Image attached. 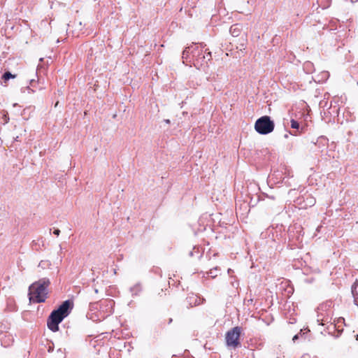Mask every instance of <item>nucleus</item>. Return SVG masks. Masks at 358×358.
Instances as JSON below:
<instances>
[{"instance_id":"1","label":"nucleus","mask_w":358,"mask_h":358,"mask_svg":"<svg viewBox=\"0 0 358 358\" xmlns=\"http://www.w3.org/2000/svg\"><path fill=\"white\" fill-rule=\"evenodd\" d=\"M73 308V303L71 300H66L55 310H52L47 320L48 329L56 332L59 330V324L66 317Z\"/></svg>"},{"instance_id":"2","label":"nucleus","mask_w":358,"mask_h":358,"mask_svg":"<svg viewBox=\"0 0 358 358\" xmlns=\"http://www.w3.org/2000/svg\"><path fill=\"white\" fill-rule=\"evenodd\" d=\"M50 281L48 278H43L33 282L29 287V300L34 303H43L48 295V287Z\"/></svg>"},{"instance_id":"3","label":"nucleus","mask_w":358,"mask_h":358,"mask_svg":"<svg viewBox=\"0 0 358 358\" xmlns=\"http://www.w3.org/2000/svg\"><path fill=\"white\" fill-rule=\"evenodd\" d=\"M205 47L206 45L201 43L200 45H196L192 50L193 64L198 69H204L208 66V62L212 59L211 52H206L208 49L203 50Z\"/></svg>"},{"instance_id":"4","label":"nucleus","mask_w":358,"mask_h":358,"mask_svg":"<svg viewBox=\"0 0 358 358\" xmlns=\"http://www.w3.org/2000/svg\"><path fill=\"white\" fill-rule=\"evenodd\" d=\"M275 127V124L271 117L267 115L258 118L255 124V129L257 133L266 135L271 133Z\"/></svg>"},{"instance_id":"5","label":"nucleus","mask_w":358,"mask_h":358,"mask_svg":"<svg viewBox=\"0 0 358 358\" xmlns=\"http://www.w3.org/2000/svg\"><path fill=\"white\" fill-rule=\"evenodd\" d=\"M242 327H235L229 330L225 334L226 345L228 348L236 349L241 347V344L239 341Z\"/></svg>"},{"instance_id":"6","label":"nucleus","mask_w":358,"mask_h":358,"mask_svg":"<svg viewBox=\"0 0 358 358\" xmlns=\"http://www.w3.org/2000/svg\"><path fill=\"white\" fill-rule=\"evenodd\" d=\"M196 45V44L193 43L190 46L186 47L183 50L182 58L184 64L188 62H191V60H189V59H190L189 55L192 54V50L194 49Z\"/></svg>"},{"instance_id":"7","label":"nucleus","mask_w":358,"mask_h":358,"mask_svg":"<svg viewBox=\"0 0 358 358\" xmlns=\"http://www.w3.org/2000/svg\"><path fill=\"white\" fill-rule=\"evenodd\" d=\"M229 32L234 37L238 36L241 32V26L238 24L231 25Z\"/></svg>"},{"instance_id":"8","label":"nucleus","mask_w":358,"mask_h":358,"mask_svg":"<svg viewBox=\"0 0 358 358\" xmlns=\"http://www.w3.org/2000/svg\"><path fill=\"white\" fill-rule=\"evenodd\" d=\"M352 294L355 305H358V281L357 280L352 286Z\"/></svg>"},{"instance_id":"9","label":"nucleus","mask_w":358,"mask_h":358,"mask_svg":"<svg viewBox=\"0 0 358 358\" xmlns=\"http://www.w3.org/2000/svg\"><path fill=\"white\" fill-rule=\"evenodd\" d=\"M187 302H189V303L191 306H192L193 305L197 306L199 304V299H198L197 296H189L187 298Z\"/></svg>"},{"instance_id":"10","label":"nucleus","mask_w":358,"mask_h":358,"mask_svg":"<svg viewBox=\"0 0 358 358\" xmlns=\"http://www.w3.org/2000/svg\"><path fill=\"white\" fill-rule=\"evenodd\" d=\"M15 77L16 75L12 74L10 71H6L2 76V79L6 82L9 79L15 78Z\"/></svg>"},{"instance_id":"11","label":"nucleus","mask_w":358,"mask_h":358,"mask_svg":"<svg viewBox=\"0 0 358 358\" xmlns=\"http://www.w3.org/2000/svg\"><path fill=\"white\" fill-rule=\"evenodd\" d=\"M141 290V286L139 284H136L132 287L130 288V291L132 293V295L138 294Z\"/></svg>"},{"instance_id":"12","label":"nucleus","mask_w":358,"mask_h":358,"mask_svg":"<svg viewBox=\"0 0 358 358\" xmlns=\"http://www.w3.org/2000/svg\"><path fill=\"white\" fill-rule=\"evenodd\" d=\"M306 334V333L303 332V329H301L299 333H298L294 336L292 341L294 342H296L300 337H301V338L303 337Z\"/></svg>"},{"instance_id":"13","label":"nucleus","mask_w":358,"mask_h":358,"mask_svg":"<svg viewBox=\"0 0 358 358\" xmlns=\"http://www.w3.org/2000/svg\"><path fill=\"white\" fill-rule=\"evenodd\" d=\"M290 125H291V127L292 129H299V123L298 122V121L294 120V119H292L291 121H290Z\"/></svg>"},{"instance_id":"14","label":"nucleus","mask_w":358,"mask_h":358,"mask_svg":"<svg viewBox=\"0 0 358 358\" xmlns=\"http://www.w3.org/2000/svg\"><path fill=\"white\" fill-rule=\"evenodd\" d=\"M217 268L215 267L214 268L210 269L208 273L212 278H215L217 275Z\"/></svg>"},{"instance_id":"15","label":"nucleus","mask_w":358,"mask_h":358,"mask_svg":"<svg viewBox=\"0 0 358 358\" xmlns=\"http://www.w3.org/2000/svg\"><path fill=\"white\" fill-rule=\"evenodd\" d=\"M49 265H50V264L48 261H41L39 263L38 266L44 268L45 266H49Z\"/></svg>"},{"instance_id":"16","label":"nucleus","mask_w":358,"mask_h":358,"mask_svg":"<svg viewBox=\"0 0 358 358\" xmlns=\"http://www.w3.org/2000/svg\"><path fill=\"white\" fill-rule=\"evenodd\" d=\"M313 65V64L310 62H307L304 64V67L308 69V68H310V66Z\"/></svg>"},{"instance_id":"17","label":"nucleus","mask_w":358,"mask_h":358,"mask_svg":"<svg viewBox=\"0 0 358 358\" xmlns=\"http://www.w3.org/2000/svg\"><path fill=\"white\" fill-rule=\"evenodd\" d=\"M53 234L56 236H59V234H60V230L57 229H55V231H53Z\"/></svg>"},{"instance_id":"18","label":"nucleus","mask_w":358,"mask_h":358,"mask_svg":"<svg viewBox=\"0 0 358 358\" xmlns=\"http://www.w3.org/2000/svg\"><path fill=\"white\" fill-rule=\"evenodd\" d=\"M339 323H343L345 324V319L343 318V317H340L338 320V324Z\"/></svg>"},{"instance_id":"19","label":"nucleus","mask_w":358,"mask_h":358,"mask_svg":"<svg viewBox=\"0 0 358 358\" xmlns=\"http://www.w3.org/2000/svg\"><path fill=\"white\" fill-rule=\"evenodd\" d=\"M266 197L268 199H271L272 201H274L275 200V197L274 196H268L267 195Z\"/></svg>"},{"instance_id":"20","label":"nucleus","mask_w":358,"mask_h":358,"mask_svg":"<svg viewBox=\"0 0 358 358\" xmlns=\"http://www.w3.org/2000/svg\"><path fill=\"white\" fill-rule=\"evenodd\" d=\"M173 322L172 318H169L168 321V324H170Z\"/></svg>"},{"instance_id":"21","label":"nucleus","mask_w":358,"mask_h":358,"mask_svg":"<svg viewBox=\"0 0 358 358\" xmlns=\"http://www.w3.org/2000/svg\"><path fill=\"white\" fill-rule=\"evenodd\" d=\"M164 122L167 124H169L170 123V120H164Z\"/></svg>"},{"instance_id":"22","label":"nucleus","mask_w":358,"mask_h":358,"mask_svg":"<svg viewBox=\"0 0 358 358\" xmlns=\"http://www.w3.org/2000/svg\"><path fill=\"white\" fill-rule=\"evenodd\" d=\"M30 83L31 84H32L33 83H34V80H31Z\"/></svg>"},{"instance_id":"23","label":"nucleus","mask_w":358,"mask_h":358,"mask_svg":"<svg viewBox=\"0 0 358 358\" xmlns=\"http://www.w3.org/2000/svg\"><path fill=\"white\" fill-rule=\"evenodd\" d=\"M356 339L358 340V335L356 336Z\"/></svg>"},{"instance_id":"24","label":"nucleus","mask_w":358,"mask_h":358,"mask_svg":"<svg viewBox=\"0 0 358 358\" xmlns=\"http://www.w3.org/2000/svg\"><path fill=\"white\" fill-rule=\"evenodd\" d=\"M357 307H358V305H357Z\"/></svg>"}]
</instances>
